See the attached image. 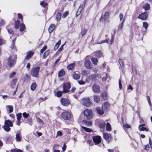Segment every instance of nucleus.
<instances>
[{
  "label": "nucleus",
  "mask_w": 152,
  "mask_h": 152,
  "mask_svg": "<svg viewBox=\"0 0 152 152\" xmlns=\"http://www.w3.org/2000/svg\"><path fill=\"white\" fill-rule=\"evenodd\" d=\"M4 125H6L7 126H8L11 127L12 126H13L12 123L9 120H6L5 121Z\"/></svg>",
  "instance_id": "nucleus-20"
},
{
  "label": "nucleus",
  "mask_w": 152,
  "mask_h": 152,
  "mask_svg": "<svg viewBox=\"0 0 152 152\" xmlns=\"http://www.w3.org/2000/svg\"><path fill=\"white\" fill-rule=\"evenodd\" d=\"M20 22L18 21H17L15 22V26L16 28H19Z\"/></svg>",
  "instance_id": "nucleus-50"
},
{
  "label": "nucleus",
  "mask_w": 152,
  "mask_h": 152,
  "mask_svg": "<svg viewBox=\"0 0 152 152\" xmlns=\"http://www.w3.org/2000/svg\"><path fill=\"white\" fill-rule=\"evenodd\" d=\"M124 21H121V22L120 24L118 25V30H121L123 28L124 25Z\"/></svg>",
  "instance_id": "nucleus-43"
},
{
  "label": "nucleus",
  "mask_w": 152,
  "mask_h": 152,
  "mask_svg": "<svg viewBox=\"0 0 152 152\" xmlns=\"http://www.w3.org/2000/svg\"><path fill=\"white\" fill-rule=\"evenodd\" d=\"M78 82L80 85H83L85 83V82L83 80L78 81Z\"/></svg>",
  "instance_id": "nucleus-62"
},
{
  "label": "nucleus",
  "mask_w": 152,
  "mask_h": 152,
  "mask_svg": "<svg viewBox=\"0 0 152 152\" xmlns=\"http://www.w3.org/2000/svg\"><path fill=\"white\" fill-rule=\"evenodd\" d=\"M58 145L57 144H55L53 148V150H56V149H57L58 148Z\"/></svg>",
  "instance_id": "nucleus-59"
},
{
  "label": "nucleus",
  "mask_w": 152,
  "mask_h": 152,
  "mask_svg": "<svg viewBox=\"0 0 152 152\" xmlns=\"http://www.w3.org/2000/svg\"><path fill=\"white\" fill-rule=\"evenodd\" d=\"M148 16V14L147 12H144L140 14L138 16V18L142 20H146Z\"/></svg>",
  "instance_id": "nucleus-9"
},
{
  "label": "nucleus",
  "mask_w": 152,
  "mask_h": 152,
  "mask_svg": "<svg viewBox=\"0 0 152 152\" xmlns=\"http://www.w3.org/2000/svg\"><path fill=\"white\" fill-rule=\"evenodd\" d=\"M150 5L148 3L145 4L143 7V8L145 10H148L150 9Z\"/></svg>",
  "instance_id": "nucleus-29"
},
{
  "label": "nucleus",
  "mask_w": 152,
  "mask_h": 152,
  "mask_svg": "<svg viewBox=\"0 0 152 152\" xmlns=\"http://www.w3.org/2000/svg\"><path fill=\"white\" fill-rule=\"evenodd\" d=\"M68 14V12L66 11L63 13L62 15V17L65 18Z\"/></svg>",
  "instance_id": "nucleus-55"
},
{
  "label": "nucleus",
  "mask_w": 152,
  "mask_h": 152,
  "mask_svg": "<svg viewBox=\"0 0 152 152\" xmlns=\"http://www.w3.org/2000/svg\"><path fill=\"white\" fill-rule=\"evenodd\" d=\"M94 142L96 144H99L101 142V138L100 136H96L93 137Z\"/></svg>",
  "instance_id": "nucleus-7"
},
{
  "label": "nucleus",
  "mask_w": 152,
  "mask_h": 152,
  "mask_svg": "<svg viewBox=\"0 0 152 152\" xmlns=\"http://www.w3.org/2000/svg\"><path fill=\"white\" fill-rule=\"evenodd\" d=\"M20 31H22L24 30L25 28V25L23 23H22L20 25Z\"/></svg>",
  "instance_id": "nucleus-41"
},
{
  "label": "nucleus",
  "mask_w": 152,
  "mask_h": 152,
  "mask_svg": "<svg viewBox=\"0 0 152 152\" xmlns=\"http://www.w3.org/2000/svg\"><path fill=\"white\" fill-rule=\"evenodd\" d=\"M96 110L98 113L100 115H102L104 113V109H103L102 107V108L98 107L96 109Z\"/></svg>",
  "instance_id": "nucleus-14"
},
{
  "label": "nucleus",
  "mask_w": 152,
  "mask_h": 152,
  "mask_svg": "<svg viewBox=\"0 0 152 152\" xmlns=\"http://www.w3.org/2000/svg\"><path fill=\"white\" fill-rule=\"evenodd\" d=\"M88 56H86L84 64L86 67L88 69H90L92 68V65L91 64L90 61L88 59H87V58Z\"/></svg>",
  "instance_id": "nucleus-6"
},
{
  "label": "nucleus",
  "mask_w": 152,
  "mask_h": 152,
  "mask_svg": "<svg viewBox=\"0 0 152 152\" xmlns=\"http://www.w3.org/2000/svg\"><path fill=\"white\" fill-rule=\"evenodd\" d=\"M108 151L109 152H119L118 150H116L115 149L113 150L109 149L108 150Z\"/></svg>",
  "instance_id": "nucleus-57"
},
{
  "label": "nucleus",
  "mask_w": 152,
  "mask_h": 152,
  "mask_svg": "<svg viewBox=\"0 0 152 152\" xmlns=\"http://www.w3.org/2000/svg\"><path fill=\"white\" fill-rule=\"evenodd\" d=\"M15 72H13L10 74L9 76L10 77H12L15 75Z\"/></svg>",
  "instance_id": "nucleus-64"
},
{
  "label": "nucleus",
  "mask_w": 152,
  "mask_h": 152,
  "mask_svg": "<svg viewBox=\"0 0 152 152\" xmlns=\"http://www.w3.org/2000/svg\"><path fill=\"white\" fill-rule=\"evenodd\" d=\"M61 43V40H59L58 42L55 44L54 46V48L55 50H57L58 48L59 45H60Z\"/></svg>",
  "instance_id": "nucleus-31"
},
{
  "label": "nucleus",
  "mask_w": 152,
  "mask_h": 152,
  "mask_svg": "<svg viewBox=\"0 0 152 152\" xmlns=\"http://www.w3.org/2000/svg\"><path fill=\"white\" fill-rule=\"evenodd\" d=\"M91 60L94 64L96 65L98 62V60L97 58H92Z\"/></svg>",
  "instance_id": "nucleus-39"
},
{
  "label": "nucleus",
  "mask_w": 152,
  "mask_h": 152,
  "mask_svg": "<svg viewBox=\"0 0 152 152\" xmlns=\"http://www.w3.org/2000/svg\"><path fill=\"white\" fill-rule=\"evenodd\" d=\"M23 116L25 118H27L29 116L28 113H27L26 112L23 113L22 114Z\"/></svg>",
  "instance_id": "nucleus-52"
},
{
  "label": "nucleus",
  "mask_w": 152,
  "mask_h": 152,
  "mask_svg": "<svg viewBox=\"0 0 152 152\" xmlns=\"http://www.w3.org/2000/svg\"><path fill=\"white\" fill-rule=\"evenodd\" d=\"M55 25L53 24H51L48 28V31L49 33H51L54 30L55 28Z\"/></svg>",
  "instance_id": "nucleus-24"
},
{
  "label": "nucleus",
  "mask_w": 152,
  "mask_h": 152,
  "mask_svg": "<svg viewBox=\"0 0 152 152\" xmlns=\"http://www.w3.org/2000/svg\"><path fill=\"white\" fill-rule=\"evenodd\" d=\"M82 74L84 75H88V72L86 71H82Z\"/></svg>",
  "instance_id": "nucleus-63"
},
{
  "label": "nucleus",
  "mask_w": 152,
  "mask_h": 152,
  "mask_svg": "<svg viewBox=\"0 0 152 152\" xmlns=\"http://www.w3.org/2000/svg\"><path fill=\"white\" fill-rule=\"evenodd\" d=\"M10 127H11L8 126H7L6 125H4V129L6 131L8 132H9L10 129Z\"/></svg>",
  "instance_id": "nucleus-35"
},
{
  "label": "nucleus",
  "mask_w": 152,
  "mask_h": 152,
  "mask_svg": "<svg viewBox=\"0 0 152 152\" xmlns=\"http://www.w3.org/2000/svg\"><path fill=\"white\" fill-rule=\"evenodd\" d=\"M15 40H13L12 41V43L11 46V49H12L15 48Z\"/></svg>",
  "instance_id": "nucleus-54"
},
{
  "label": "nucleus",
  "mask_w": 152,
  "mask_h": 152,
  "mask_svg": "<svg viewBox=\"0 0 152 152\" xmlns=\"http://www.w3.org/2000/svg\"><path fill=\"white\" fill-rule=\"evenodd\" d=\"M145 125V124H143L141 125H140L139 126V129L140 131H145L147 132L148 131V129L144 126Z\"/></svg>",
  "instance_id": "nucleus-13"
},
{
  "label": "nucleus",
  "mask_w": 152,
  "mask_h": 152,
  "mask_svg": "<svg viewBox=\"0 0 152 152\" xmlns=\"http://www.w3.org/2000/svg\"><path fill=\"white\" fill-rule=\"evenodd\" d=\"M37 85L35 83H33L31 86V89L32 91H34Z\"/></svg>",
  "instance_id": "nucleus-40"
},
{
  "label": "nucleus",
  "mask_w": 152,
  "mask_h": 152,
  "mask_svg": "<svg viewBox=\"0 0 152 152\" xmlns=\"http://www.w3.org/2000/svg\"><path fill=\"white\" fill-rule=\"evenodd\" d=\"M84 6L83 4H80L79 8L77 12L76 15H79L81 12L82 9Z\"/></svg>",
  "instance_id": "nucleus-23"
},
{
  "label": "nucleus",
  "mask_w": 152,
  "mask_h": 152,
  "mask_svg": "<svg viewBox=\"0 0 152 152\" xmlns=\"http://www.w3.org/2000/svg\"><path fill=\"white\" fill-rule=\"evenodd\" d=\"M17 79H15L13 80V82L12 83L11 86L13 88H18V85L17 84Z\"/></svg>",
  "instance_id": "nucleus-12"
},
{
  "label": "nucleus",
  "mask_w": 152,
  "mask_h": 152,
  "mask_svg": "<svg viewBox=\"0 0 152 152\" xmlns=\"http://www.w3.org/2000/svg\"><path fill=\"white\" fill-rule=\"evenodd\" d=\"M63 134L62 132L60 131H58L57 133V136H62Z\"/></svg>",
  "instance_id": "nucleus-58"
},
{
  "label": "nucleus",
  "mask_w": 152,
  "mask_h": 152,
  "mask_svg": "<svg viewBox=\"0 0 152 152\" xmlns=\"http://www.w3.org/2000/svg\"><path fill=\"white\" fill-rule=\"evenodd\" d=\"M123 127L124 128L126 129L130 128H131V126L126 124L123 123Z\"/></svg>",
  "instance_id": "nucleus-51"
},
{
  "label": "nucleus",
  "mask_w": 152,
  "mask_h": 152,
  "mask_svg": "<svg viewBox=\"0 0 152 152\" xmlns=\"http://www.w3.org/2000/svg\"><path fill=\"white\" fill-rule=\"evenodd\" d=\"M63 93V91H58L56 93V96L58 97H60L62 95V93Z\"/></svg>",
  "instance_id": "nucleus-47"
},
{
  "label": "nucleus",
  "mask_w": 152,
  "mask_h": 152,
  "mask_svg": "<svg viewBox=\"0 0 152 152\" xmlns=\"http://www.w3.org/2000/svg\"><path fill=\"white\" fill-rule=\"evenodd\" d=\"M61 117L64 119L66 120H69L71 118L70 113L67 111L63 112L61 114Z\"/></svg>",
  "instance_id": "nucleus-3"
},
{
  "label": "nucleus",
  "mask_w": 152,
  "mask_h": 152,
  "mask_svg": "<svg viewBox=\"0 0 152 152\" xmlns=\"http://www.w3.org/2000/svg\"><path fill=\"white\" fill-rule=\"evenodd\" d=\"M109 13L108 12H106L105 14L103 15L102 16L101 18V20L102 21H104L108 17Z\"/></svg>",
  "instance_id": "nucleus-19"
},
{
  "label": "nucleus",
  "mask_w": 152,
  "mask_h": 152,
  "mask_svg": "<svg viewBox=\"0 0 152 152\" xmlns=\"http://www.w3.org/2000/svg\"><path fill=\"white\" fill-rule=\"evenodd\" d=\"M82 122L86 126H89L92 124V122L91 121H88L87 120H83Z\"/></svg>",
  "instance_id": "nucleus-21"
},
{
  "label": "nucleus",
  "mask_w": 152,
  "mask_h": 152,
  "mask_svg": "<svg viewBox=\"0 0 152 152\" xmlns=\"http://www.w3.org/2000/svg\"><path fill=\"white\" fill-rule=\"evenodd\" d=\"M106 129L108 131H111V126L110 124L107 123L106 124Z\"/></svg>",
  "instance_id": "nucleus-38"
},
{
  "label": "nucleus",
  "mask_w": 152,
  "mask_h": 152,
  "mask_svg": "<svg viewBox=\"0 0 152 152\" xmlns=\"http://www.w3.org/2000/svg\"><path fill=\"white\" fill-rule=\"evenodd\" d=\"M15 140L16 141L18 142H20L21 141V137L20 133L19 132L17 133L16 134Z\"/></svg>",
  "instance_id": "nucleus-18"
},
{
  "label": "nucleus",
  "mask_w": 152,
  "mask_h": 152,
  "mask_svg": "<svg viewBox=\"0 0 152 152\" xmlns=\"http://www.w3.org/2000/svg\"><path fill=\"white\" fill-rule=\"evenodd\" d=\"M105 140H108L110 137V135L107 133H104L103 134Z\"/></svg>",
  "instance_id": "nucleus-30"
},
{
  "label": "nucleus",
  "mask_w": 152,
  "mask_h": 152,
  "mask_svg": "<svg viewBox=\"0 0 152 152\" xmlns=\"http://www.w3.org/2000/svg\"><path fill=\"white\" fill-rule=\"evenodd\" d=\"M61 104L64 105L66 106L69 104V101L66 99L62 98L61 99Z\"/></svg>",
  "instance_id": "nucleus-11"
},
{
  "label": "nucleus",
  "mask_w": 152,
  "mask_h": 152,
  "mask_svg": "<svg viewBox=\"0 0 152 152\" xmlns=\"http://www.w3.org/2000/svg\"><path fill=\"white\" fill-rule=\"evenodd\" d=\"M65 74V71L63 70H61L58 73V75L59 77H62Z\"/></svg>",
  "instance_id": "nucleus-32"
},
{
  "label": "nucleus",
  "mask_w": 152,
  "mask_h": 152,
  "mask_svg": "<svg viewBox=\"0 0 152 152\" xmlns=\"http://www.w3.org/2000/svg\"><path fill=\"white\" fill-rule=\"evenodd\" d=\"M33 54L34 53L32 51H30L27 52V55L26 56V58L27 60L29 59Z\"/></svg>",
  "instance_id": "nucleus-17"
},
{
  "label": "nucleus",
  "mask_w": 152,
  "mask_h": 152,
  "mask_svg": "<svg viewBox=\"0 0 152 152\" xmlns=\"http://www.w3.org/2000/svg\"><path fill=\"white\" fill-rule=\"evenodd\" d=\"M146 98L149 105L151 106V102L150 101V99L149 96H147Z\"/></svg>",
  "instance_id": "nucleus-61"
},
{
  "label": "nucleus",
  "mask_w": 152,
  "mask_h": 152,
  "mask_svg": "<svg viewBox=\"0 0 152 152\" xmlns=\"http://www.w3.org/2000/svg\"><path fill=\"white\" fill-rule=\"evenodd\" d=\"M118 62L120 65V68L121 69H122L124 66V64L123 61L122 59H120L119 60Z\"/></svg>",
  "instance_id": "nucleus-27"
},
{
  "label": "nucleus",
  "mask_w": 152,
  "mask_h": 152,
  "mask_svg": "<svg viewBox=\"0 0 152 152\" xmlns=\"http://www.w3.org/2000/svg\"><path fill=\"white\" fill-rule=\"evenodd\" d=\"M47 47L46 46H44L43 47V48L41 49L40 50V53H43L44 51L47 49Z\"/></svg>",
  "instance_id": "nucleus-53"
},
{
  "label": "nucleus",
  "mask_w": 152,
  "mask_h": 152,
  "mask_svg": "<svg viewBox=\"0 0 152 152\" xmlns=\"http://www.w3.org/2000/svg\"><path fill=\"white\" fill-rule=\"evenodd\" d=\"M110 106L109 104L107 102H105L102 105V107L103 109L104 110H107Z\"/></svg>",
  "instance_id": "nucleus-15"
},
{
  "label": "nucleus",
  "mask_w": 152,
  "mask_h": 152,
  "mask_svg": "<svg viewBox=\"0 0 152 152\" xmlns=\"http://www.w3.org/2000/svg\"><path fill=\"white\" fill-rule=\"evenodd\" d=\"M10 152H22V151L19 149H12L11 150Z\"/></svg>",
  "instance_id": "nucleus-48"
},
{
  "label": "nucleus",
  "mask_w": 152,
  "mask_h": 152,
  "mask_svg": "<svg viewBox=\"0 0 152 152\" xmlns=\"http://www.w3.org/2000/svg\"><path fill=\"white\" fill-rule=\"evenodd\" d=\"M152 149V143L151 141V139H149V144H148L146 145L145 148V149L146 150H148L149 149V146Z\"/></svg>",
  "instance_id": "nucleus-22"
},
{
  "label": "nucleus",
  "mask_w": 152,
  "mask_h": 152,
  "mask_svg": "<svg viewBox=\"0 0 152 152\" xmlns=\"http://www.w3.org/2000/svg\"><path fill=\"white\" fill-rule=\"evenodd\" d=\"M87 30L85 28L82 29L81 32V34L82 36L83 37L86 33Z\"/></svg>",
  "instance_id": "nucleus-45"
},
{
  "label": "nucleus",
  "mask_w": 152,
  "mask_h": 152,
  "mask_svg": "<svg viewBox=\"0 0 152 152\" xmlns=\"http://www.w3.org/2000/svg\"><path fill=\"white\" fill-rule=\"evenodd\" d=\"M61 14L60 12H58L56 16V20L58 21H59L61 19Z\"/></svg>",
  "instance_id": "nucleus-33"
},
{
  "label": "nucleus",
  "mask_w": 152,
  "mask_h": 152,
  "mask_svg": "<svg viewBox=\"0 0 152 152\" xmlns=\"http://www.w3.org/2000/svg\"><path fill=\"white\" fill-rule=\"evenodd\" d=\"M82 104L87 107H89L91 105V103L89 98H84L83 99Z\"/></svg>",
  "instance_id": "nucleus-8"
},
{
  "label": "nucleus",
  "mask_w": 152,
  "mask_h": 152,
  "mask_svg": "<svg viewBox=\"0 0 152 152\" xmlns=\"http://www.w3.org/2000/svg\"><path fill=\"white\" fill-rule=\"evenodd\" d=\"M119 88L120 89H122V86L121 83V80H119Z\"/></svg>",
  "instance_id": "nucleus-60"
},
{
  "label": "nucleus",
  "mask_w": 152,
  "mask_h": 152,
  "mask_svg": "<svg viewBox=\"0 0 152 152\" xmlns=\"http://www.w3.org/2000/svg\"><path fill=\"white\" fill-rule=\"evenodd\" d=\"M81 127L86 132H91L92 131L91 129L87 127H84L83 126H82Z\"/></svg>",
  "instance_id": "nucleus-36"
},
{
  "label": "nucleus",
  "mask_w": 152,
  "mask_h": 152,
  "mask_svg": "<svg viewBox=\"0 0 152 152\" xmlns=\"http://www.w3.org/2000/svg\"><path fill=\"white\" fill-rule=\"evenodd\" d=\"M73 77L75 80L79 79L80 77V75L74 72L73 75Z\"/></svg>",
  "instance_id": "nucleus-28"
},
{
  "label": "nucleus",
  "mask_w": 152,
  "mask_h": 152,
  "mask_svg": "<svg viewBox=\"0 0 152 152\" xmlns=\"http://www.w3.org/2000/svg\"><path fill=\"white\" fill-rule=\"evenodd\" d=\"M106 94L104 93H102L101 94V96L103 98V99H105L106 96Z\"/></svg>",
  "instance_id": "nucleus-56"
},
{
  "label": "nucleus",
  "mask_w": 152,
  "mask_h": 152,
  "mask_svg": "<svg viewBox=\"0 0 152 152\" xmlns=\"http://www.w3.org/2000/svg\"><path fill=\"white\" fill-rule=\"evenodd\" d=\"M6 108L9 111V113H12L13 111V107L12 106L7 105L6 106Z\"/></svg>",
  "instance_id": "nucleus-25"
},
{
  "label": "nucleus",
  "mask_w": 152,
  "mask_h": 152,
  "mask_svg": "<svg viewBox=\"0 0 152 152\" xmlns=\"http://www.w3.org/2000/svg\"><path fill=\"white\" fill-rule=\"evenodd\" d=\"M16 57L14 56H10L8 59V65L11 66L13 65L15 62Z\"/></svg>",
  "instance_id": "nucleus-4"
},
{
  "label": "nucleus",
  "mask_w": 152,
  "mask_h": 152,
  "mask_svg": "<svg viewBox=\"0 0 152 152\" xmlns=\"http://www.w3.org/2000/svg\"><path fill=\"white\" fill-rule=\"evenodd\" d=\"M83 114L84 116L88 119H91L92 118V111L90 110H85L83 112Z\"/></svg>",
  "instance_id": "nucleus-2"
},
{
  "label": "nucleus",
  "mask_w": 152,
  "mask_h": 152,
  "mask_svg": "<svg viewBox=\"0 0 152 152\" xmlns=\"http://www.w3.org/2000/svg\"><path fill=\"white\" fill-rule=\"evenodd\" d=\"M143 27L145 28V30H146L148 27V24L146 22H144L143 23Z\"/></svg>",
  "instance_id": "nucleus-44"
},
{
  "label": "nucleus",
  "mask_w": 152,
  "mask_h": 152,
  "mask_svg": "<svg viewBox=\"0 0 152 152\" xmlns=\"http://www.w3.org/2000/svg\"><path fill=\"white\" fill-rule=\"evenodd\" d=\"M70 87V85L69 83H66L63 85V92L64 93H66L68 92Z\"/></svg>",
  "instance_id": "nucleus-5"
},
{
  "label": "nucleus",
  "mask_w": 152,
  "mask_h": 152,
  "mask_svg": "<svg viewBox=\"0 0 152 152\" xmlns=\"http://www.w3.org/2000/svg\"><path fill=\"white\" fill-rule=\"evenodd\" d=\"M75 65V63H72L69 64L67 67V68L69 70H72Z\"/></svg>",
  "instance_id": "nucleus-26"
},
{
  "label": "nucleus",
  "mask_w": 152,
  "mask_h": 152,
  "mask_svg": "<svg viewBox=\"0 0 152 152\" xmlns=\"http://www.w3.org/2000/svg\"><path fill=\"white\" fill-rule=\"evenodd\" d=\"M93 56H95L99 58L101 57L102 56V53L100 51H97L94 53H93Z\"/></svg>",
  "instance_id": "nucleus-16"
},
{
  "label": "nucleus",
  "mask_w": 152,
  "mask_h": 152,
  "mask_svg": "<svg viewBox=\"0 0 152 152\" xmlns=\"http://www.w3.org/2000/svg\"><path fill=\"white\" fill-rule=\"evenodd\" d=\"M40 69V68L39 66L33 68L31 71V75L33 77H37L38 75Z\"/></svg>",
  "instance_id": "nucleus-1"
},
{
  "label": "nucleus",
  "mask_w": 152,
  "mask_h": 152,
  "mask_svg": "<svg viewBox=\"0 0 152 152\" xmlns=\"http://www.w3.org/2000/svg\"><path fill=\"white\" fill-rule=\"evenodd\" d=\"M50 53V51L49 50H47L45 51L43 56V58H45L49 55Z\"/></svg>",
  "instance_id": "nucleus-34"
},
{
  "label": "nucleus",
  "mask_w": 152,
  "mask_h": 152,
  "mask_svg": "<svg viewBox=\"0 0 152 152\" xmlns=\"http://www.w3.org/2000/svg\"><path fill=\"white\" fill-rule=\"evenodd\" d=\"M21 117V113H19L17 115V121H20Z\"/></svg>",
  "instance_id": "nucleus-49"
},
{
  "label": "nucleus",
  "mask_w": 152,
  "mask_h": 152,
  "mask_svg": "<svg viewBox=\"0 0 152 152\" xmlns=\"http://www.w3.org/2000/svg\"><path fill=\"white\" fill-rule=\"evenodd\" d=\"M94 99L95 102H98L99 101V96L95 95L94 96Z\"/></svg>",
  "instance_id": "nucleus-42"
},
{
  "label": "nucleus",
  "mask_w": 152,
  "mask_h": 152,
  "mask_svg": "<svg viewBox=\"0 0 152 152\" xmlns=\"http://www.w3.org/2000/svg\"><path fill=\"white\" fill-rule=\"evenodd\" d=\"M119 18L120 21H123L124 23L125 19L124 18V15L122 13H120L119 15Z\"/></svg>",
  "instance_id": "nucleus-37"
},
{
  "label": "nucleus",
  "mask_w": 152,
  "mask_h": 152,
  "mask_svg": "<svg viewBox=\"0 0 152 152\" xmlns=\"http://www.w3.org/2000/svg\"><path fill=\"white\" fill-rule=\"evenodd\" d=\"M40 4L42 6L45 7L48 5V4L47 3H45L44 1H42L40 2Z\"/></svg>",
  "instance_id": "nucleus-46"
},
{
  "label": "nucleus",
  "mask_w": 152,
  "mask_h": 152,
  "mask_svg": "<svg viewBox=\"0 0 152 152\" xmlns=\"http://www.w3.org/2000/svg\"><path fill=\"white\" fill-rule=\"evenodd\" d=\"M92 89L94 93H99L100 92L99 87L97 85H94L92 87Z\"/></svg>",
  "instance_id": "nucleus-10"
}]
</instances>
